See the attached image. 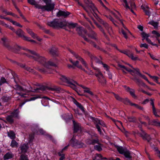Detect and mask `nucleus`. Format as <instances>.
Segmentation results:
<instances>
[{
    "mask_svg": "<svg viewBox=\"0 0 160 160\" xmlns=\"http://www.w3.org/2000/svg\"><path fill=\"white\" fill-rule=\"evenodd\" d=\"M14 48L18 51H20L21 50H25L27 53H23V54L25 55L26 56L30 58L34 59L43 65L44 68H38L37 69L40 72L43 73H50L51 66H54L56 67L57 65L53 62L51 61H48V62H46V59L43 57L40 56L39 54L37 53L36 52L25 49L23 48H21L19 46L16 45L14 46Z\"/></svg>",
    "mask_w": 160,
    "mask_h": 160,
    "instance_id": "f257e3e1",
    "label": "nucleus"
},
{
    "mask_svg": "<svg viewBox=\"0 0 160 160\" xmlns=\"http://www.w3.org/2000/svg\"><path fill=\"white\" fill-rule=\"evenodd\" d=\"M69 51L72 53L74 56L77 59L80 61L82 64L83 65L84 67L87 69V70H86L85 69H83L82 68V67L81 65H79V62L78 61H76L73 63V65L76 66L77 68L79 69H82L83 71L85 72L86 73L88 74L89 75H92L93 74V72L90 70L89 69L87 65L84 60L81 58L78 55L76 54L74 52H72V50H69Z\"/></svg>",
    "mask_w": 160,
    "mask_h": 160,
    "instance_id": "f03ea898",
    "label": "nucleus"
},
{
    "mask_svg": "<svg viewBox=\"0 0 160 160\" xmlns=\"http://www.w3.org/2000/svg\"><path fill=\"white\" fill-rule=\"evenodd\" d=\"M28 2L30 4L34 5L36 8L41 9L42 11H51L54 9L53 4H49L47 5L42 6L37 3L34 0H28Z\"/></svg>",
    "mask_w": 160,
    "mask_h": 160,
    "instance_id": "7ed1b4c3",
    "label": "nucleus"
},
{
    "mask_svg": "<svg viewBox=\"0 0 160 160\" xmlns=\"http://www.w3.org/2000/svg\"><path fill=\"white\" fill-rule=\"evenodd\" d=\"M16 91H18L21 92H40L39 90L44 91L45 90V88L44 87H42L39 88H37L36 89H32V87H30L29 89H24L22 87L18 84H16L13 88Z\"/></svg>",
    "mask_w": 160,
    "mask_h": 160,
    "instance_id": "20e7f679",
    "label": "nucleus"
},
{
    "mask_svg": "<svg viewBox=\"0 0 160 160\" xmlns=\"http://www.w3.org/2000/svg\"><path fill=\"white\" fill-rule=\"evenodd\" d=\"M88 137L86 140L87 144L94 145L96 143H98L99 140L97 134L92 133L91 134H89Z\"/></svg>",
    "mask_w": 160,
    "mask_h": 160,
    "instance_id": "39448f33",
    "label": "nucleus"
},
{
    "mask_svg": "<svg viewBox=\"0 0 160 160\" xmlns=\"http://www.w3.org/2000/svg\"><path fill=\"white\" fill-rule=\"evenodd\" d=\"M94 69L97 72V73H95V75L98 78V82L102 86H105L106 83V80L101 72L98 68H94Z\"/></svg>",
    "mask_w": 160,
    "mask_h": 160,
    "instance_id": "423d86ee",
    "label": "nucleus"
},
{
    "mask_svg": "<svg viewBox=\"0 0 160 160\" xmlns=\"http://www.w3.org/2000/svg\"><path fill=\"white\" fill-rule=\"evenodd\" d=\"M59 78L60 80L63 82L68 84V86L71 88H75L74 84H77L76 82L75 81L69 78H67L64 75H62L60 76V77Z\"/></svg>",
    "mask_w": 160,
    "mask_h": 160,
    "instance_id": "0eeeda50",
    "label": "nucleus"
},
{
    "mask_svg": "<svg viewBox=\"0 0 160 160\" xmlns=\"http://www.w3.org/2000/svg\"><path fill=\"white\" fill-rule=\"evenodd\" d=\"M63 21H60L58 19H54L52 21L48 22L47 24L49 26L56 28H62Z\"/></svg>",
    "mask_w": 160,
    "mask_h": 160,
    "instance_id": "6e6552de",
    "label": "nucleus"
},
{
    "mask_svg": "<svg viewBox=\"0 0 160 160\" xmlns=\"http://www.w3.org/2000/svg\"><path fill=\"white\" fill-rule=\"evenodd\" d=\"M87 54L90 57L91 59V65L92 67L94 69V68H96V67H94L93 63H96L99 64H101V63H102V61H101V60L102 59V58L101 57H100V59L99 58H98L96 56H95L94 55L91 54L88 51H87Z\"/></svg>",
    "mask_w": 160,
    "mask_h": 160,
    "instance_id": "1a4fd4ad",
    "label": "nucleus"
},
{
    "mask_svg": "<svg viewBox=\"0 0 160 160\" xmlns=\"http://www.w3.org/2000/svg\"><path fill=\"white\" fill-rule=\"evenodd\" d=\"M91 118L94 122L95 124H96V128L97 129L98 132L101 134L102 131L100 127L98 125L99 124L103 127H106V125L105 123L103 121L99 120L97 118H95L93 117H92Z\"/></svg>",
    "mask_w": 160,
    "mask_h": 160,
    "instance_id": "9d476101",
    "label": "nucleus"
},
{
    "mask_svg": "<svg viewBox=\"0 0 160 160\" xmlns=\"http://www.w3.org/2000/svg\"><path fill=\"white\" fill-rule=\"evenodd\" d=\"M99 19L100 20L99 21V22L103 25L109 34L110 35H111L113 33L112 27L107 22L103 21L102 19Z\"/></svg>",
    "mask_w": 160,
    "mask_h": 160,
    "instance_id": "9b49d317",
    "label": "nucleus"
},
{
    "mask_svg": "<svg viewBox=\"0 0 160 160\" xmlns=\"http://www.w3.org/2000/svg\"><path fill=\"white\" fill-rule=\"evenodd\" d=\"M70 145L73 147L79 148L81 146L83 145L82 143L78 142L77 140L74 138V137L72 138L69 142Z\"/></svg>",
    "mask_w": 160,
    "mask_h": 160,
    "instance_id": "f8f14e48",
    "label": "nucleus"
},
{
    "mask_svg": "<svg viewBox=\"0 0 160 160\" xmlns=\"http://www.w3.org/2000/svg\"><path fill=\"white\" fill-rule=\"evenodd\" d=\"M83 0L84 2L87 5V6L86 8L88 10L91 8L94 12L96 10V8L95 7L94 5L91 1L90 0Z\"/></svg>",
    "mask_w": 160,
    "mask_h": 160,
    "instance_id": "ddd939ff",
    "label": "nucleus"
},
{
    "mask_svg": "<svg viewBox=\"0 0 160 160\" xmlns=\"http://www.w3.org/2000/svg\"><path fill=\"white\" fill-rule=\"evenodd\" d=\"M62 28L65 26H67L69 28H74L76 27L77 23H73L72 22H68L66 21H63Z\"/></svg>",
    "mask_w": 160,
    "mask_h": 160,
    "instance_id": "4468645a",
    "label": "nucleus"
},
{
    "mask_svg": "<svg viewBox=\"0 0 160 160\" xmlns=\"http://www.w3.org/2000/svg\"><path fill=\"white\" fill-rule=\"evenodd\" d=\"M122 53L128 56L133 60L136 61L138 59V57H134L133 53L129 50L123 51Z\"/></svg>",
    "mask_w": 160,
    "mask_h": 160,
    "instance_id": "2eb2a0df",
    "label": "nucleus"
},
{
    "mask_svg": "<svg viewBox=\"0 0 160 160\" xmlns=\"http://www.w3.org/2000/svg\"><path fill=\"white\" fill-rule=\"evenodd\" d=\"M70 14V13L68 11H63L61 10H59L57 13L56 16L58 17L63 16L64 18H66Z\"/></svg>",
    "mask_w": 160,
    "mask_h": 160,
    "instance_id": "dca6fc26",
    "label": "nucleus"
},
{
    "mask_svg": "<svg viewBox=\"0 0 160 160\" xmlns=\"http://www.w3.org/2000/svg\"><path fill=\"white\" fill-rule=\"evenodd\" d=\"M15 33L18 37L22 38L24 40L27 38V37L24 35V32L21 29H18L15 32Z\"/></svg>",
    "mask_w": 160,
    "mask_h": 160,
    "instance_id": "f3484780",
    "label": "nucleus"
},
{
    "mask_svg": "<svg viewBox=\"0 0 160 160\" xmlns=\"http://www.w3.org/2000/svg\"><path fill=\"white\" fill-rule=\"evenodd\" d=\"M19 148L21 151V153L26 152L28 148V145L27 144H23L21 145Z\"/></svg>",
    "mask_w": 160,
    "mask_h": 160,
    "instance_id": "a211bd4d",
    "label": "nucleus"
},
{
    "mask_svg": "<svg viewBox=\"0 0 160 160\" xmlns=\"http://www.w3.org/2000/svg\"><path fill=\"white\" fill-rule=\"evenodd\" d=\"M154 99L151 98L150 99L151 101V105L152 106V112L153 114L155 115V117L156 118H158L160 117V116L157 114V113L156 112L155 108L154 106Z\"/></svg>",
    "mask_w": 160,
    "mask_h": 160,
    "instance_id": "6ab92c4d",
    "label": "nucleus"
},
{
    "mask_svg": "<svg viewBox=\"0 0 160 160\" xmlns=\"http://www.w3.org/2000/svg\"><path fill=\"white\" fill-rule=\"evenodd\" d=\"M126 90L129 92L131 95L134 98H136V96L135 94V91L133 89L130 88L129 87H126Z\"/></svg>",
    "mask_w": 160,
    "mask_h": 160,
    "instance_id": "aec40b11",
    "label": "nucleus"
},
{
    "mask_svg": "<svg viewBox=\"0 0 160 160\" xmlns=\"http://www.w3.org/2000/svg\"><path fill=\"white\" fill-rule=\"evenodd\" d=\"M140 87V85L143 87L145 86V84L141 80L137 78L136 77H135L134 78L132 79Z\"/></svg>",
    "mask_w": 160,
    "mask_h": 160,
    "instance_id": "412c9836",
    "label": "nucleus"
},
{
    "mask_svg": "<svg viewBox=\"0 0 160 160\" xmlns=\"http://www.w3.org/2000/svg\"><path fill=\"white\" fill-rule=\"evenodd\" d=\"M88 36L96 40H97L98 39L97 33L91 30L89 34L88 35Z\"/></svg>",
    "mask_w": 160,
    "mask_h": 160,
    "instance_id": "4be33fe9",
    "label": "nucleus"
},
{
    "mask_svg": "<svg viewBox=\"0 0 160 160\" xmlns=\"http://www.w3.org/2000/svg\"><path fill=\"white\" fill-rule=\"evenodd\" d=\"M117 12L118 15H116L114 12H112L111 13L112 14L114 15L117 19L120 21V23L123 26H124V24L122 22V20L120 19V17H121L120 14L118 12Z\"/></svg>",
    "mask_w": 160,
    "mask_h": 160,
    "instance_id": "5701e85b",
    "label": "nucleus"
},
{
    "mask_svg": "<svg viewBox=\"0 0 160 160\" xmlns=\"http://www.w3.org/2000/svg\"><path fill=\"white\" fill-rule=\"evenodd\" d=\"M79 86L84 89V92L88 93L92 96L93 95V92L90 90L89 88L83 86L82 85H79Z\"/></svg>",
    "mask_w": 160,
    "mask_h": 160,
    "instance_id": "b1692460",
    "label": "nucleus"
},
{
    "mask_svg": "<svg viewBox=\"0 0 160 160\" xmlns=\"http://www.w3.org/2000/svg\"><path fill=\"white\" fill-rule=\"evenodd\" d=\"M13 156V155L11 152L7 153L3 156L4 160H6L12 158Z\"/></svg>",
    "mask_w": 160,
    "mask_h": 160,
    "instance_id": "393cba45",
    "label": "nucleus"
},
{
    "mask_svg": "<svg viewBox=\"0 0 160 160\" xmlns=\"http://www.w3.org/2000/svg\"><path fill=\"white\" fill-rule=\"evenodd\" d=\"M19 112V111L18 109H17L12 112L11 113V115L13 118H18Z\"/></svg>",
    "mask_w": 160,
    "mask_h": 160,
    "instance_id": "a878e982",
    "label": "nucleus"
},
{
    "mask_svg": "<svg viewBox=\"0 0 160 160\" xmlns=\"http://www.w3.org/2000/svg\"><path fill=\"white\" fill-rule=\"evenodd\" d=\"M140 136L143 139L147 140L148 142H149L151 140V138L150 135L148 134H144V135H142V134H140Z\"/></svg>",
    "mask_w": 160,
    "mask_h": 160,
    "instance_id": "bb28decb",
    "label": "nucleus"
},
{
    "mask_svg": "<svg viewBox=\"0 0 160 160\" xmlns=\"http://www.w3.org/2000/svg\"><path fill=\"white\" fill-rule=\"evenodd\" d=\"M95 24L97 26V27L98 28L100 31L102 32L103 35L105 36H106V33L105 32V31L103 28V27L100 24L97 23V22H95Z\"/></svg>",
    "mask_w": 160,
    "mask_h": 160,
    "instance_id": "cd10ccee",
    "label": "nucleus"
},
{
    "mask_svg": "<svg viewBox=\"0 0 160 160\" xmlns=\"http://www.w3.org/2000/svg\"><path fill=\"white\" fill-rule=\"evenodd\" d=\"M2 41L3 44V45L8 48V49H10V47L8 44L7 42L8 39L6 38H3L1 39Z\"/></svg>",
    "mask_w": 160,
    "mask_h": 160,
    "instance_id": "c85d7f7f",
    "label": "nucleus"
},
{
    "mask_svg": "<svg viewBox=\"0 0 160 160\" xmlns=\"http://www.w3.org/2000/svg\"><path fill=\"white\" fill-rule=\"evenodd\" d=\"M8 136L11 139H14L16 138L15 134L12 131H10L8 132Z\"/></svg>",
    "mask_w": 160,
    "mask_h": 160,
    "instance_id": "c756f323",
    "label": "nucleus"
},
{
    "mask_svg": "<svg viewBox=\"0 0 160 160\" xmlns=\"http://www.w3.org/2000/svg\"><path fill=\"white\" fill-rule=\"evenodd\" d=\"M117 150L121 154H123L126 149L122 147L119 146H116Z\"/></svg>",
    "mask_w": 160,
    "mask_h": 160,
    "instance_id": "7c9ffc66",
    "label": "nucleus"
},
{
    "mask_svg": "<svg viewBox=\"0 0 160 160\" xmlns=\"http://www.w3.org/2000/svg\"><path fill=\"white\" fill-rule=\"evenodd\" d=\"M47 89L50 91H55L57 92H58L60 91V88H59L56 86H54L52 87L47 88Z\"/></svg>",
    "mask_w": 160,
    "mask_h": 160,
    "instance_id": "2f4dec72",
    "label": "nucleus"
},
{
    "mask_svg": "<svg viewBox=\"0 0 160 160\" xmlns=\"http://www.w3.org/2000/svg\"><path fill=\"white\" fill-rule=\"evenodd\" d=\"M151 123L152 124H149V125H153L160 127V122L157 119H154L151 120Z\"/></svg>",
    "mask_w": 160,
    "mask_h": 160,
    "instance_id": "473e14b6",
    "label": "nucleus"
},
{
    "mask_svg": "<svg viewBox=\"0 0 160 160\" xmlns=\"http://www.w3.org/2000/svg\"><path fill=\"white\" fill-rule=\"evenodd\" d=\"M145 14L149 17L151 15V12L149 8L148 7H143L142 8Z\"/></svg>",
    "mask_w": 160,
    "mask_h": 160,
    "instance_id": "72a5a7b5",
    "label": "nucleus"
},
{
    "mask_svg": "<svg viewBox=\"0 0 160 160\" xmlns=\"http://www.w3.org/2000/svg\"><path fill=\"white\" fill-rule=\"evenodd\" d=\"M76 83L77 84H74L75 88H72L76 92L78 95L80 96H83L84 95L83 94H81L79 93V88L78 87V86H79V84L77 82Z\"/></svg>",
    "mask_w": 160,
    "mask_h": 160,
    "instance_id": "f704fd0d",
    "label": "nucleus"
},
{
    "mask_svg": "<svg viewBox=\"0 0 160 160\" xmlns=\"http://www.w3.org/2000/svg\"><path fill=\"white\" fill-rule=\"evenodd\" d=\"M12 117V116L10 115H8L6 117V119L7 121L9 123L12 124L14 122V119Z\"/></svg>",
    "mask_w": 160,
    "mask_h": 160,
    "instance_id": "c9c22d12",
    "label": "nucleus"
},
{
    "mask_svg": "<svg viewBox=\"0 0 160 160\" xmlns=\"http://www.w3.org/2000/svg\"><path fill=\"white\" fill-rule=\"evenodd\" d=\"M26 31L32 37V38H34L36 36V34L34 33L31 29L28 28H26Z\"/></svg>",
    "mask_w": 160,
    "mask_h": 160,
    "instance_id": "e433bc0d",
    "label": "nucleus"
},
{
    "mask_svg": "<svg viewBox=\"0 0 160 160\" xmlns=\"http://www.w3.org/2000/svg\"><path fill=\"white\" fill-rule=\"evenodd\" d=\"M118 65L119 67L122 68V69H124L130 72H135L134 71L127 68L124 65H122L120 64H118Z\"/></svg>",
    "mask_w": 160,
    "mask_h": 160,
    "instance_id": "4c0bfd02",
    "label": "nucleus"
},
{
    "mask_svg": "<svg viewBox=\"0 0 160 160\" xmlns=\"http://www.w3.org/2000/svg\"><path fill=\"white\" fill-rule=\"evenodd\" d=\"M91 10V12H90V14H88V15L89 16H90V15H91V14H92L94 16V17L96 19H97L98 20V21H99L100 20L99 19H100V18H99L98 17V15L96 13V12L98 11L97 9H96V10L95 11V12H94L93 11H92V10L91 8L90 9H89L88 10Z\"/></svg>",
    "mask_w": 160,
    "mask_h": 160,
    "instance_id": "58836bf2",
    "label": "nucleus"
},
{
    "mask_svg": "<svg viewBox=\"0 0 160 160\" xmlns=\"http://www.w3.org/2000/svg\"><path fill=\"white\" fill-rule=\"evenodd\" d=\"M77 2L80 6H82L83 8L87 12L88 14H90V12H91V10H88L86 7H85L83 5L79 2V0H78V1H77Z\"/></svg>",
    "mask_w": 160,
    "mask_h": 160,
    "instance_id": "ea45409f",
    "label": "nucleus"
},
{
    "mask_svg": "<svg viewBox=\"0 0 160 160\" xmlns=\"http://www.w3.org/2000/svg\"><path fill=\"white\" fill-rule=\"evenodd\" d=\"M57 50V48L52 47L49 50V52L52 55H56Z\"/></svg>",
    "mask_w": 160,
    "mask_h": 160,
    "instance_id": "a19ab883",
    "label": "nucleus"
},
{
    "mask_svg": "<svg viewBox=\"0 0 160 160\" xmlns=\"http://www.w3.org/2000/svg\"><path fill=\"white\" fill-rule=\"evenodd\" d=\"M123 154L127 158L131 159L132 158L130 152L127 150L125 151Z\"/></svg>",
    "mask_w": 160,
    "mask_h": 160,
    "instance_id": "79ce46f5",
    "label": "nucleus"
},
{
    "mask_svg": "<svg viewBox=\"0 0 160 160\" xmlns=\"http://www.w3.org/2000/svg\"><path fill=\"white\" fill-rule=\"evenodd\" d=\"M148 24H151L152 26H153L154 28H158V23L157 22H154L153 21H152L149 22H148Z\"/></svg>",
    "mask_w": 160,
    "mask_h": 160,
    "instance_id": "37998d69",
    "label": "nucleus"
},
{
    "mask_svg": "<svg viewBox=\"0 0 160 160\" xmlns=\"http://www.w3.org/2000/svg\"><path fill=\"white\" fill-rule=\"evenodd\" d=\"M18 146V143L14 139H12L11 142L10 146L12 148H17Z\"/></svg>",
    "mask_w": 160,
    "mask_h": 160,
    "instance_id": "c03bdc74",
    "label": "nucleus"
},
{
    "mask_svg": "<svg viewBox=\"0 0 160 160\" xmlns=\"http://www.w3.org/2000/svg\"><path fill=\"white\" fill-rule=\"evenodd\" d=\"M76 31L80 36H81L82 35L83 28L82 27H77Z\"/></svg>",
    "mask_w": 160,
    "mask_h": 160,
    "instance_id": "a18cd8bd",
    "label": "nucleus"
},
{
    "mask_svg": "<svg viewBox=\"0 0 160 160\" xmlns=\"http://www.w3.org/2000/svg\"><path fill=\"white\" fill-rule=\"evenodd\" d=\"M1 99L3 102H8L11 99L10 97L4 96H3Z\"/></svg>",
    "mask_w": 160,
    "mask_h": 160,
    "instance_id": "49530a36",
    "label": "nucleus"
},
{
    "mask_svg": "<svg viewBox=\"0 0 160 160\" xmlns=\"http://www.w3.org/2000/svg\"><path fill=\"white\" fill-rule=\"evenodd\" d=\"M121 102H122L125 104L127 105L130 104V105L131 103H132L127 98H125V99H122Z\"/></svg>",
    "mask_w": 160,
    "mask_h": 160,
    "instance_id": "de8ad7c7",
    "label": "nucleus"
},
{
    "mask_svg": "<svg viewBox=\"0 0 160 160\" xmlns=\"http://www.w3.org/2000/svg\"><path fill=\"white\" fill-rule=\"evenodd\" d=\"M63 117L65 118V119L66 120H71L72 118V116L71 114L70 115L65 114L63 115Z\"/></svg>",
    "mask_w": 160,
    "mask_h": 160,
    "instance_id": "09e8293b",
    "label": "nucleus"
},
{
    "mask_svg": "<svg viewBox=\"0 0 160 160\" xmlns=\"http://www.w3.org/2000/svg\"><path fill=\"white\" fill-rule=\"evenodd\" d=\"M141 35L142 37V41H143L145 39H146L147 38H148V37L149 36V34L146 33L144 32H143L141 33Z\"/></svg>",
    "mask_w": 160,
    "mask_h": 160,
    "instance_id": "8fccbe9b",
    "label": "nucleus"
},
{
    "mask_svg": "<svg viewBox=\"0 0 160 160\" xmlns=\"http://www.w3.org/2000/svg\"><path fill=\"white\" fill-rule=\"evenodd\" d=\"M120 1L124 3V4H123V5L126 9L130 8V7L128 5L127 0H120Z\"/></svg>",
    "mask_w": 160,
    "mask_h": 160,
    "instance_id": "3c124183",
    "label": "nucleus"
},
{
    "mask_svg": "<svg viewBox=\"0 0 160 160\" xmlns=\"http://www.w3.org/2000/svg\"><path fill=\"white\" fill-rule=\"evenodd\" d=\"M20 160H29L27 155L25 154H22L20 157Z\"/></svg>",
    "mask_w": 160,
    "mask_h": 160,
    "instance_id": "603ef678",
    "label": "nucleus"
},
{
    "mask_svg": "<svg viewBox=\"0 0 160 160\" xmlns=\"http://www.w3.org/2000/svg\"><path fill=\"white\" fill-rule=\"evenodd\" d=\"M136 71V73L138 74L141 77L143 78L144 79V78H146V76L142 74L139 71V70L138 68H136V69H135Z\"/></svg>",
    "mask_w": 160,
    "mask_h": 160,
    "instance_id": "864d4df0",
    "label": "nucleus"
},
{
    "mask_svg": "<svg viewBox=\"0 0 160 160\" xmlns=\"http://www.w3.org/2000/svg\"><path fill=\"white\" fill-rule=\"evenodd\" d=\"M80 127L78 124H74V132H77L79 129Z\"/></svg>",
    "mask_w": 160,
    "mask_h": 160,
    "instance_id": "5fc2aeb1",
    "label": "nucleus"
},
{
    "mask_svg": "<svg viewBox=\"0 0 160 160\" xmlns=\"http://www.w3.org/2000/svg\"><path fill=\"white\" fill-rule=\"evenodd\" d=\"M4 83H8V82L4 77H2L0 79V85Z\"/></svg>",
    "mask_w": 160,
    "mask_h": 160,
    "instance_id": "6e6d98bb",
    "label": "nucleus"
},
{
    "mask_svg": "<svg viewBox=\"0 0 160 160\" xmlns=\"http://www.w3.org/2000/svg\"><path fill=\"white\" fill-rule=\"evenodd\" d=\"M152 33L156 35L155 37L156 39L160 37V34L158 32L153 30L152 31Z\"/></svg>",
    "mask_w": 160,
    "mask_h": 160,
    "instance_id": "4d7b16f0",
    "label": "nucleus"
},
{
    "mask_svg": "<svg viewBox=\"0 0 160 160\" xmlns=\"http://www.w3.org/2000/svg\"><path fill=\"white\" fill-rule=\"evenodd\" d=\"M113 94L114 95L115 98L117 100L121 102L122 101V98H121L118 95L114 93H113Z\"/></svg>",
    "mask_w": 160,
    "mask_h": 160,
    "instance_id": "13d9d810",
    "label": "nucleus"
},
{
    "mask_svg": "<svg viewBox=\"0 0 160 160\" xmlns=\"http://www.w3.org/2000/svg\"><path fill=\"white\" fill-rule=\"evenodd\" d=\"M25 69H26L27 71H28L30 72H32L33 74H35V72L34 71V70L33 69L29 67H26Z\"/></svg>",
    "mask_w": 160,
    "mask_h": 160,
    "instance_id": "bf43d9fd",
    "label": "nucleus"
},
{
    "mask_svg": "<svg viewBox=\"0 0 160 160\" xmlns=\"http://www.w3.org/2000/svg\"><path fill=\"white\" fill-rule=\"evenodd\" d=\"M143 117L144 118V119L147 121L148 122V124L149 125V124H152V123H151V120H150V118L148 116H143Z\"/></svg>",
    "mask_w": 160,
    "mask_h": 160,
    "instance_id": "052dcab7",
    "label": "nucleus"
},
{
    "mask_svg": "<svg viewBox=\"0 0 160 160\" xmlns=\"http://www.w3.org/2000/svg\"><path fill=\"white\" fill-rule=\"evenodd\" d=\"M94 149L98 151H101L102 150L101 146L99 145H96L94 146Z\"/></svg>",
    "mask_w": 160,
    "mask_h": 160,
    "instance_id": "680f3d73",
    "label": "nucleus"
},
{
    "mask_svg": "<svg viewBox=\"0 0 160 160\" xmlns=\"http://www.w3.org/2000/svg\"><path fill=\"white\" fill-rule=\"evenodd\" d=\"M128 118L130 122H134L136 121V118L134 117H128Z\"/></svg>",
    "mask_w": 160,
    "mask_h": 160,
    "instance_id": "e2e57ef3",
    "label": "nucleus"
},
{
    "mask_svg": "<svg viewBox=\"0 0 160 160\" xmlns=\"http://www.w3.org/2000/svg\"><path fill=\"white\" fill-rule=\"evenodd\" d=\"M62 153L61 152H59L58 153V154L59 156H61V157L60 158V160H63L65 158L64 154H62Z\"/></svg>",
    "mask_w": 160,
    "mask_h": 160,
    "instance_id": "0e129e2a",
    "label": "nucleus"
},
{
    "mask_svg": "<svg viewBox=\"0 0 160 160\" xmlns=\"http://www.w3.org/2000/svg\"><path fill=\"white\" fill-rule=\"evenodd\" d=\"M12 23L14 25H16L17 26H18L19 27L22 28V26L18 22L16 21H13Z\"/></svg>",
    "mask_w": 160,
    "mask_h": 160,
    "instance_id": "69168bd1",
    "label": "nucleus"
},
{
    "mask_svg": "<svg viewBox=\"0 0 160 160\" xmlns=\"http://www.w3.org/2000/svg\"><path fill=\"white\" fill-rule=\"evenodd\" d=\"M77 106L82 111V112H84V108L82 106V105L79 103L77 105Z\"/></svg>",
    "mask_w": 160,
    "mask_h": 160,
    "instance_id": "338daca9",
    "label": "nucleus"
},
{
    "mask_svg": "<svg viewBox=\"0 0 160 160\" xmlns=\"http://www.w3.org/2000/svg\"><path fill=\"white\" fill-rule=\"evenodd\" d=\"M101 64H102V65L103 67L105 70L108 71L109 67L107 64L103 63L102 62V63H101Z\"/></svg>",
    "mask_w": 160,
    "mask_h": 160,
    "instance_id": "774afa93",
    "label": "nucleus"
}]
</instances>
